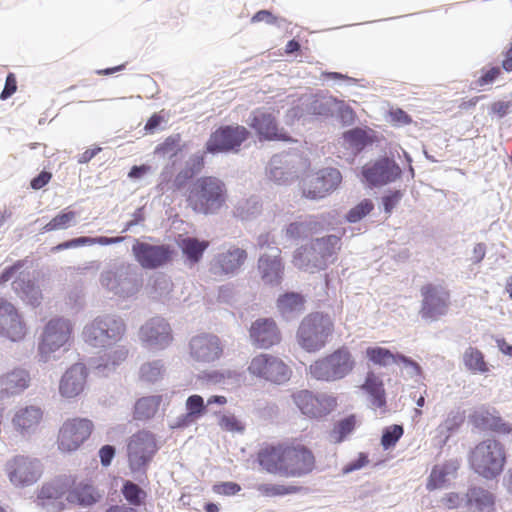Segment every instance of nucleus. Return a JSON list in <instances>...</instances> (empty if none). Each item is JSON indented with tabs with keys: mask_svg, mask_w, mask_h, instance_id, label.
Here are the masks:
<instances>
[{
	"mask_svg": "<svg viewBox=\"0 0 512 512\" xmlns=\"http://www.w3.org/2000/svg\"><path fill=\"white\" fill-rule=\"evenodd\" d=\"M123 240H124L123 237L100 236V237H96V238H91V237L82 236V237L71 239L70 244H71L72 248H76L79 246L93 245V244L110 245V244L119 243Z\"/></svg>",
	"mask_w": 512,
	"mask_h": 512,
	"instance_id": "obj_53",
	"label": "nucleus"
},
{
	"mask_svg": "<svg viewBox=\"0 0 512 512\" xmlns=\"http://www.w3.org/2000/svg\"><path fill=\"white\" fill-rule=\"evenodd\" d=\"M336 108L338 110L339 117L344 124H351L354 122L355 113L351 107L338 100Z\"/></svg>",
	"mask_w": 512,
	"mask_h": 512,
	"instance_id": "obj_63",
	"label": "nucleus"
},
{
	"mask_svg": "<svg viewBox=\"0 0 512 512\" xmlns=\"http://www.w3.org/2000/svg\"><path fill=\"white\" fill-rule=\"evenodd\" d=\"M402 198V193L398 190L391 192L390 194L382 198L384 210L390 214L394 207L399 203Z\"/></svg>",
	"mask_w": 512,
	"mask_h": 512,
	"instance_id": "obj_62",
	"label": "nucleus"
},
{
	"mask_svg": "<svg viewBox=\"0 0 512 512\" xmlns=\"http://www.w3.org/2000/svg\"><path fill=\"white\" fill-rule=\"evenodd\" d=\"M181 135L173 134L168 136L155 148V153L161 156H176L180 151Z\"/></svg>",
	"mask_w": 512,
	"mask_h": 512,
	"instance_id": "obj_49",
	"label": "nucleus"
},
{
	"mask_svg": "<svg viewBox=\"0 0 512 512\" xmlns=\"http://www.w3.org/2000/svg\"><path fill=\"white\" fill-rule=\"evenodd\" d=\"M4 471L13 486L24 488L40 480L43 474V465L35 457L15 455L6 461Z\"/></svg>",
	"mask_w": 512,
	"mask_h": 512,
	"instance_id": "obj_7",
	"label": "nucleus"
},
{
	"mask_svg": "<svg viewBox=\"0 0 512 512\" xmlns=\"http://www.w3.org/2000/svg\"><path fill=\"white\" fill-rule=\"evenodd\" d=\"M101 283L107 289L114 291L116 294L123 292L122 284L123 280L115 272L107 271L101 275Z\"/></svg>",
	"mask_w": 512,
	"mask_h": 512,
	"instance_id": "obj_56",
	"label": "nucleus"
},
{
	"mask_svg": "<svg viewBox=\"0 0 512 512\" xmlns=\"http://www.w3.org/2000/svg\"><path fill=\"white\" fill-rule=\"evenodd\" d=\"M72 326L62 318L51 319L45 326L39 343V353L46 359L50 354L63 347L71 338Z\"/></svg>",
	"mask_w": 512,
	"mask_h": 512,
	"instance_id": "obj_14",
	"label": "nucleus"
},
{
	"mask_svg": "<svg viewBox=\"0 0 512 512\" xmlns=\"http://www.w3.org/2000/svg\"><path fill=\"white\" fill-rule=\"evenodd\" d=\"M163 365L156 361L141 366L140 377L146 382H156L162 377Z\"/></svg>",
	"mask_w": 512,
	"mask_h": 512,
	"instance_id": "obj_54",
	"label": "nucleus"
},
{
	"mask_svg": "<svg viewBox=\"0 0 512 512\" xmlns=\"http://www.w3.org/2000/svg\"><path fill=\"white\" fill-rule=\"evenodd\" d=\"M107 351L104 354L103 364H100L98 367L103 366L104 368H114L124 362L129 354V351L125 345H119L118 343L111 346L106 347Z\"/></svg>",
	"mask_w": 512,
	"mask_h": 512,
	"instance_id": "obj_46",
	"label": "nucleus"
},
{
	"mask_svg": "<svg viewBox=\"0 0 512 512\" xmlns=\"http://www.w3.org/2000/svg\"><path fill=\"white\" fill-rule=\"evenodd\" d=\"M338 100L331 96H314L309 103L308 112L318 116L332 115Z\"/></svg>",
	"mask_w": 512,
	"mask_h": 512,
	"instance_id": "obj_42",
	"label": "nucleus"
},
{
	"mask_svg": "<svg viewBox=\"0 0 512 512\" xmlns=\"http://www.w3.org/2000/svg\"><path fill=\"white\" fill-rule=\"evenodd\" d=\"M463 363L472 373L484 374L489 371V365L485 361L484 354L477 348L469 347L463 354Z\"/></svg>",
	"mask_w": 512,
	"mask_h": 512,
	"instance_id": "obj_39",
	"label": "nucleus"
},
{
	"mask_svg": "<svg viewBox=\"0 0 512 512\" xmlns=\"http://www.w3.org/2000/svg\"><path fill=\"white\" fill-rule=\"evenodd\" d=\"M247 253L238 247H231L226 252L219 253L215 259L214 270L216 274H232L245 262Z\"/></svg>",
	"mask_w": 512,
	"mask_h": 512,
	"instance_id": "obj_29",
	"label": "nucleus"
},
{
	"mask_svg": "<svg viewBox=\"0 0 512 512\" xmlns=\"http://www.w3.org/2000/svg\"><path fill=\"white\" fill-rule=\"evenodd\" d=\"M365 354L369 361L378 366L385 367L390 364L403 363L406 366L414 368L417 372H420V366L417 362L402 354H394L387 348L379 346L368 347Z\"/></svg>",
	"mask_w": 512,
	"mask_h": 512,
	"instance_id": "obj_27",
	"label": "nucleus"
},
{
	"mask_svg": "<svg viewBox=\"0 0 512 512\" xmlns=\"http://www.w3.org/2000/svg\"><path fill=\"white\" fill-rule=\"evenodd\" d=\"M132 252L137 262L145 269H156L169 263L174 250L168 245H151L136 241Z\"/></svg>",
	"mask_w": 512,
	"mask_h": 512,
	"instance_id": "obj_16",
	"label": "nucleus"
},
{
	"mask_svg": "<svg viewBox=\"0 0 512 512\" xmlns=\"http://www.w3.org/2000/svg\"><path fill=\"white\" fill-rule=\"evenodd\" d=\"M304 302V297L301 294L290 292L278 298L277 306L282 313H287L302 310Z\"/></svg>",
	"mask_w": 512,
	"mask_h": 512,
	"instance_id": "obj_47",
	"label": "nucleus"
},
{
	"mask_svg": "<svg viewBox=\"0 0 512 512\" xmlns=\"http://www.w3.org/2000/svg\"><path fill=\"white\" fill-rule=\"evenodd\" d=\"M27 333L26 324L16 307L0 298V334L11 341H21Z\"/></svg>",
	"mask_w": 512,
	"mask_h": 512,
	"instance_id": "obj_17",
	"label": "nucleus"
},
{
	"mask_svg": "<svg viewBox=\"0 0 512 512\" xmlns=\"http://www.w3.org/2000/svg\"><path fill=\"white\" fill-rule=\"evenodd\" d=\"M294 403L309 418H321L331 413L337 406V399L330 395H314L308 390L293 394Z\"/></svg>",
	"mask_w": 512,
	"mask_h": 512,
	"instance_id": "obj_15",
	"label": "nucleus"
},
{
	"mask_svg": "<svg viewBox=\"0 0 512 512\" xmlns=\"http://www.w3.org/2000/svg\"><path fill=\"white\" fill-rule=\"evenodd\" d=\"M240 490V485L235 482H222L213 487V491L219 495H235Z\"/></svg>",
	"mask_w": 512,
	"mask_h": 512,
	"instance_id": "obj_61",
	"label": "nucleus"
},
{
	"mask_svg": "<svg viewBox=\"0 0 512 512\" xmlns=\"http://www.w3.org/2000/svg\"><path fill=\"white\" fill-rule=\"evenodd\" d=\"M257 491L265 497H279L298 493L301 487L294 485L263 483L257 486Z\"/></svg>",
	"mask_w": 512,
	"mask_h": 512,
	"instance_id": "obj_45",
	"label": "nucleus"
},
{
	"mask_svg": "<svg viewBox=\"0 0 512 512\" xmlns=\"http://www.w3.org/2000/svg\"><path fill=\"white\" fill-rule=\"evenodd\" d=\"M140 338L154 349H164L173 340L170 325L163 318H153L140 329Z\"/></svg>",
	"mask_w": 512,
	"mask_h": 512,
	"instance_id": "obj_21",
	"label": "nucleus"
},
{
	"mask_svg": "<svg viewBox=\"0 0 512 512\" xmlns=\"http://www.w3.org/2000/svg\"><path fill=\"white\" fill-rule=\"evenodd\" d=\"M94 429V424L87 418L67 419L61 426L57 444L62 452L77 450L86 440L89 439Z\"/></svg>",
	"mask_w": 512,
	"mask_h": 512,
	"instance_id": "obj_12",
	"label": "nucleus"
},
{
	"mask_svg": "<svg viewBox=\"0 0 512 512\" xmlns=\"http://www.w3.org/2000/svg\"><path fill=\"white\" fill-rule=\"evenodd\" d=\"M66 494V484L61 480L45 483L39 493V505L48 512H59L64 508L63 497Z\"/></svg>",
	"mask_w": 512,
	"mask_h": 512,
	"instance_id": "obj_25",
	"label": "nucleus"
},
{
	"mask_svg": "<svg viewBox=\"0 0 512 512\" xmlns=\"http://www.w3.org/2000/svg\"><path fill=\"white\" fill-rule=\"evenodd\" d=\"M30 383V376L23 369H15L0 377V400L11 395L19 394Z\"/></svg>",
	"mask_w": 512,
	"mask_h": 512,
	"instance_id": "obj_28",
	"label": "nucleus"
},
{
	"mask_svg": "<svg viewBox=\"0 0 512 512\" xmlns=\"http://www.w3.org/2000/svg\"><path fill=\"white\" fill-rule=\"evenodd\" d=\"M404 434V428L402 425L393 424L390 426H387L383 429L382 436H381V446L384 450H388L390 448L395 447L399 439Z\"/></svg>",
	"mask_w": 512,
	"mask_h": 512,
	"instance_id": "obj_48",
	"label": "nucleus"
},
{
	"mask_svg": "<svg viewBox=\"0 0 512 512\" xmlns=\"http://www.w3.org/2000/svg\"><path fill=\"white\" fill-rule=\"evenodd\" d=\"M86 380V367L80 363L74 364L62 376L59 392L65 398L77 397L83 392Z\"/></svg>",
	"mask_w": 512,
	"mask_h": 512,
	"instance_id": "obj_24",
	"label": "nucleus"
},
{
	"mask_svg": "<svg viewBox=\"0 0 512 512\" xmlns=\"http://www.w3.org/2000/svg\"><path fill=\"white\" fill-rule=\"evenodd\" d=\"M464 502V497L456 492L445 494L440 499V505L445 510H453L459 508Z\"/></svg>",
	"mask_w": 512,
	"mask_h": 512,
	"instance_id": "obj_59",
	"label": "nucleus"
},
{
	"mask_svg": "<svg viewBox=\"0 0 512 512\" xmlns=\"http://www.w3.org/2000/svg\"><path fill=\"white\" fill-rule=\"evenodd\" d=\"M314 249L321 257V263L315 266L318 269H324L326 267L327 260L334 256L340 249V238L335 235H329L327 237L317 239Z\"/></svg>",
	"mask_w": 512,
	"mask_h": 512,
	"instance_id": "obj_38",
	"label": "nucleus"
},
{
	"mask_svg": "<svg viewBox=\"0 0 512 512\" xmlns=\"http://www.w3.org/2000/svg\"><path fill=\"white\" fill-rule=\"evenodd\" d=\"M14 289L18 291L22 290L23 294L26 296L27 300L32 304L36 305L39 303V299L41 298V293L37 287H35L34 283L31 281L23 282L22 284H18Z\"/></svg>",
	"mask_w": 512,
	"mask_h": 512,
	"instance_id": "obj_58",
	"label": "nucleus"
},
{
	"mask_svg": "<svg viewBox=\"0 0 512 512\" xmlns=\"http://www.w3.org/2000/svg\"><path fill=\"white\" fill-rule=\"evenodd\" d=\"M249 131L241 125H226L216 129L206 143L209 153L237 150L247 140Z\"/></svg>",
	"mask_w": 512,
	"mask_h": 512,
	"instance_id": "obj_13",
	"label": "nucleus"
},
{
	"mask_svg": "<svg viewBox=\"0 0 512 512\" xmlns=\"http://www.w3.org/2000/svg\"><path fill=\"white\" fill-rule=\"evenodd\" d=\"M218 425L221 430L231 433H243L245 430V424L234 414H221Z\"/></svg>",
	"mask_w": 512,
	"mask_h": 512,
	"instance_id": "obj_52",
	"label": "nucleus"
},
{
	"mask_svg": "<svg viewBox=\"0 0 512 512\" xmlns=\"http://www.w3.org/2000/svg\"><path fill=\"white\" fill-rule=\"evenodd\" d=\"M126 332L124 321L114 315L96 317L83 330L84 341L93 347H111L119 343Z\"/></svg>",
	"mask_w": 512,
	"mask_h": 512,
	"instance_id": "obj_6",
	"label": "nucleus"
},
{
	"mask_svg": "<svg viewBox=\"0 0 512 512\" xmlns=\"http://www.w3.org/2000/svg\"><path fill=\"white\" fill-rule=\"evenodd\" d=\"M356 366V361L346 346H341L329 354L316 359L309 366V374L312 378L334 382L347 377Z\"/></svg>",
	"mask_w": 512,
	"mask_h": 512,
	"instance_id": "obj_5",
	"label": "nucleus"
},
{
	"mask_svg": "<svg viewBox=\"0 0 512 512\" xmlns=\"http://www.w3.org/2000/svg\"><path fill=\"white\" fill-rule=\"evenodd\" d=\"M190 355L197 362L209 363L219 359L223 353L220 339L213 334L194 336L189 344Z\"/></svg>",
	"mask_w": 512,
	"mask_h": 512,
	"instance_id": "obj_20",
	"label": "nucleus"
},
{
	"mask_svg": "<svg viewBox=\"0 0 512 512\" xmlns=\"http://www.w3.org/2000/svg\"><path fill=\"white\" fill-rule=\"evenodd\" d=\"M158 451L155 434L142 429L130 436L127 442L128 464L132 471H140L152 461Z\"/></svg>",
	"mask_w": 512,
	"mask_h": 512,
	"instance_id": "obj_8",
	"label": "nucleus"
},
{
	"mask_svg": "<svg viewBox=\"0 0 512 512\" xmlns=\"http://www.w3.org/2000/svg\"><path fill=\"white\" fill-rule=\"evenodd\" d=\"M249 334L252 343L263 349H268L281 341V332L272 318H259L254 321Z\"/></svg>",
	"mask_w": 512,
	"mask_h": 512,
	"instance_id": "obj_22",
	"label": "nucleus"
},
{
	"mask_svg": "<svg viewBox=\"0 0 512 512\" xmlns=\"http://www.w3.org/2000/svg\"><path fill=\"white\" fill-rule=\"evenodd\" d=\"M356 426V417L350 415L337 423L333 433L337 435L336 441L341 442L348 434H350Z\"/></svg>",
	"mask_w": 512,
	"mask_h": 512,
	"instance_id": "obj_55",
	"label": "nucleus"
},
{
	"mask_svg": "<svg viewBox=\"0 0 512 512\" xmlns=\"http://www.w3.org/2000/svg\"><path fill=\"white\" fill-rule=\"evenodd\" d=\"M77 213L75 211H68L67 209L61 211L54 216L44 227V232H51L56 230H65L71 227L76 220Z\"/></svg>",
	"mask_w": 512,
	"mask_h": 512,
	"instance_id": "obj_44",
	"label": "nucleus"
},
{
	"mask_svg": "<svg viewBox=\"0 0 512 512\" xmlns=\"http://www.w3.org/2000/svg\"><path fill=\"white\" fill-rule=\"evenodd\" d=\"M335 330L331 315L324 312H311L300 322L296 331L297 344L308 353H316L325 348Z\"/></svg>",
	"mask_w": 512,
	"mask_h": 512,
	"instance_id": "obj_3",
	"label": "nucleus"
},
{
	"mask_svg": "<svg viewBox=\"0 0 512 512\" xmlns=\"http://www.w3.org/2000/svg\"><path fill=\"white\" fill-rule=\"evenodd\" d=\"M460 467L458 460H448L441 464L435 465L427 479L426 489L434 491L443 488L450 477H454Z\"/></svg>",
	"mask_w": 512,
	"mask_h": 512,
	"instance_id": "obj_31",
	"label": "nucleus"
},
{
	"mask_svg": "<svg viewBox=\"0 0 512 512\" xmlns=\"http://www.w3.org/2000/svg\"><path fill=\"white\" fill-rule=\"evenodd\" d=\"M122 493L125 499L134 506H140L146 497V492L131 481L124 483Z\"/></svg>",
	"mask_w": 512,
	"mask_h": 512,
	"instance_id": "obj_50",
	"label": "nucleus"
},
{
	"mask_svg": "<svg viewBox=\"0 0 512 512\" xmlns=\"http://www.w3.org/2000/svg\"><path fill=\"white\" fill-rule=\"evenodd\" d=\"M464 422V416L459 412H450L444 421L436 429L441 442L445 444L450 438L451 433L456 431Z\"/></svg>",
	"mask_w": 512,
	"mask_h": 512,
	"instance_id": "obj_43",
	"label": "nucleus"
},
{
	"mask_svg": "<svg viewBox=\"0 0 512 512\" xmlns=\"http://www.w3.org/2000/svg\"><path fill=\"white\" fill-rule=\"evenodd\" d=\"M359 389L367 396L374 409H383L386 407V390L380 375L374 371H368Z\"/></svg>",
	"mask_w": 512,
	"mask_h": 512,
	"instance_id": "obj_26",
	"label": "nucleus"
},
{
	"mask_svg": "<svg viewBox=\"0 0 512 512\" xmlns=\"http://www.w3.org/2000/svg\"><path fill=\"white\" fill-rule=\"evenodd\" d=\"M227 199L224 181L215 176H201L190 184L185 201L194 213L213 215L226 205Z\"/></svg>",
	"mask_w": 512,
	"mask_h": 512,
	"instance_id": "obj_2",
	"label": "nucleus"
},
{
	"mask_svg": "<svg viewBox=\"0 0 512 512\" xmlns=\"http://www.w3.org/2000/svg\"><path fill=\"white\" fill-rule=\"evenodd\" d=\"M204 164V156L193 155L190 157L185 169L179 172L175 178L176 187L178 189L181 188L188 179L192 178L196 174H199L203 170Z\"/></svg>",
	"mask_w": 512,
	"mask_h": 512,
	"instance_id": "obj_41",
	"label": "nucleus"
},
{
	"mask_svg": "<svg viewBox=\"0 0 512 512\" xmlns=\"http://www.w3.org/2000/svg\"><path fill=\"white\" fill-rule=\"evenodd\" d=\"M249 126L255 130L260 140H290L287 133L278 127L276 117L264 109H256L252 112Z\"/></svg>",
	"mask_w": 512,
	"mask_h": 512,
	"instance_id": "obj_19",
	"label": "nucleus"
},
{
	"mask_svg": "<svg viewBox=\"0 0 512 512\" xmlns=\"http://www.w3.org/2000/svg\"><path fill=\"white\" fill-rule=\"evenodd\" d=\"M248 372L259 379L274 384L287 382L292 375L291 368L278 356L261 353L253 357Z\"/></svg>",
	"mask_w": 512,
	"mask_h": 512,
	"instance_id": "obj_10",
	"label": "nucleus"
},
{
	"mask_svg": "<svg viewBox=\"0 0 512 512\" xmlns=\"http://www.w3.org/2000/svg\"><path fill=\"white\" fill-rule=\"evenodd\" d=\"M101 498L98 490L88 481L74 483L67 491L66 500L81 506H91Z\"/></svg>",
	"mask_w": 512,
	"mask_h": 512,
	"instance_id": "obj_32",
	"label": "nucleus"
},
{
	"mask_svg": "<svg viewBox=\"0 0 512 512\" xmlns=\"http://www.w3.org/2000/svg\"><path fill=\"white\" fill-rule=\"evenodd\" d=\"M473 424L481 429L490 430L498 434H509L512 426L503 419L488 410L475 411L471 416Z\"/></svg>",
	"mask_w": 512,
	"mask_h": 512,
	"instance_id": "obj_33",
	"label": "nucleus"
},
{
	"mask_svg": "<svg viewBox=\"0 0 512 512\" xmlns=\"http://www.w3.org/2000/svg\"><path fill=\"white\" fill-rule=\"evenodd\" d=\"M421 306L419 314L423 319L436 321L446 315L451 304V292L440 284L425 283L420 288Z\"/></svg>",
	"mask_w": 512,
	"mask_h": 512,
	"instance_id": "obj_9",
	"label": "nucleus"
},
{
	"mask_svg": "<svg viewBox=\"0 0 512 512\" xmlns=\"http://www.w3.org/2000/svg\"><path fill=\"white\" fill-rule=\"evenodd\" d=\"M256 461L267 473L287 478L304 477L317 468L313 449L299 438L262 445Z\"/></svg>",
	"mask_w": 512,
	"mask_h": 512,
	"instance_id": "obj_1",
	"label": "nucleus"
},
{
	"mask_svg": "<svg viewBox=\"0 0 512 512\" xmlns=\"http://www.w3.org/2000/svg\"><path fill=\"white\" fill-rule=\"evenodd\" d=\"M341 180V173L335 168H325L308 174L300 182L302 197L309 200L325 198L339 186Z\"/></svg>",
	"mask_w": 512,
	"mask_h": 512,
	"instance_id": "obj_11",
	"label": "nucleus"
},
{
	"mask_svg": "<svg viewBox=\"0 0 512 512\" xmlns=\"http://www.w3.org/2000/svg\"><path fill=\"white\" fill-rule=\"evenodd\" d=\"M178 245L189 263L196 264L201 260L203 253L209 247L210 243L207 240L186 237L181 239Z\"/></svg>",
	"mask_w": 512,
	"mask_h": 512,
	"instance_id": "obj_37",
	"label": "nucleus"
},
{
	"mask_svg": "<svg viewBox=\"0 0 512 512\" xmlns=\"http://www.w3.org/2000/svg\"><path fill=\"white\" fill-rule=\"evenodd\" d=\"M312 233V223L293 222L286 229V234L291 239H298Z\"/></svg>",
	"mask_w": 512,
	"mask_h": 512,
	"instance_id": "obj_57",
	"label": "nucleus"
},
{
	"mask_svg": "<svg viewBox=\"0 0 512 512\" xmlns=\"http://www.w3.org/2000/svg\"><path fill=\"white\" fill-rule=\"evenodd\" d=\"M465 496V504L471 512H495V497L487 489L473 486Z\"/></svg>",
	"mask_w": 512,
	"mask_h": 512,
	"instance_id": "obj_30",
	"label": "nucleus"
},
{
	"mask_svg": "<svg viewBox=\"0 0 512 512\" xmlns=\"http://www.w3.org/2000/svg\"><path fill=\"white\" fill-rule=\"evenodd\" d=\"M17 90V80L13 73H9L6 77L5 87L0 95L1 99H7Z\"/></svg>",
	"mask_w": 512,
	"mask_h": 512,
	"instance_id": "obj_64",
	"label": "nucleus"
},
{
	"mask_svg": "<svg viewBox=\"0 0 512 512\" xmlns=\"http://www.w3.org/2000/svg\"><path fill=\"white\" fill-rule=\"evenodd\" d=\"M372 130L363 128H353L343 133L344 141L356 150H362L368 144L374 142V137L370 135Z\"/></svg>",
	"mask_w": 512,
	"mask_h": 512,
	"instance_id": "obj_40",
	"label": "nucleus"
},
{
	"mask_svg": "<svg viewBox=\"0 0 512 512\" xmlns=\"http://www.w3.org/2000/svg\"><path fill=\"white\" fill-rule=\"evenodd\" d=\"M390 122L396 126L408 125L412 122V118L402 109L395 108L389 111Z\"/></svg>",
	"mask_w": 512,
	"mask_h": 512,
	"instance_id": "obj_60",
	"label": "nucleus"
},
{
	"mask_svg": "<svg viewBox=\"0 0 512 512\" xmlns=\"http://www.w3.org/2000/svg\"><path fill=\"white\" fill-rule=\"evenodd\" d=\"M373 209V202L370 199H363L348 211L346 220L350 223H356L370 214Z\"/></svg>",
	"mask_w": 512,
	"mask_h": 512,
	"instance_id": "obj_51",
	"label": "nucleus"
},
{
	"mask_svg": "<svg viewBox=\"0 0 512 512\" xmlns=\"http://www.w3.org/2000/svg\"><path fill=\"white\" fill-rule=\"evenodd\" d=\"M43 413L40 408L29 406L19 409L13 417V424L20 432L34 430L41 422Z\"/></svg>",
	"mask_w": 512,
	"mask_h": 512,
	"instance_id": "obj_35",
	"label": "nucleus"
},
{
	"mask_svg": "<svg viewBox=\"0 0 512 512\" xmlns=\"http://www.w3.org/2000/svg\"><path fill=\"white\" fill-rule=\"evenodd\" d=\"M162 396L153 395L138 399L133 409V419L137 421H147L155 416L160 404Z\"/></svg>",
	"mask_w": 512,
	"mask_h": 512,
	"instance_id": "obj_36",
	"label": "nucleus"
},
{
	"mask_svg": "<svg viewBox=\"0 0 512 512\" xmlns=\"http://www.w3.org/2000/svg\"><path fill=\"white\" fill-rule=\"evenodd\" d=\"M258 270L265 284H280L284 273L281 250L278 247H273L269 253L262 254L258 260Z\"/></svg>",
	"mask_w": 512,
	"mask_h": 512,
	"instance_id": "obj_23",
	"label": "nucleus"
},
{
	"mask_svg": "<svg viewBox=\"0 0 512 512\" xmlns=\"http://www.w3.org/2000/svg\"><path fill=\"white\" fill-rule=\"evenodd\" d=\"M186 413L177 417L172 428H186L194 424L199 418L206 413V405L202 396L194 394L187 398Z\"/></svg>",
	"mask_w": 512,
	"mask_h": 512,
	"instance_id": "obj_34",
	"label": "nucleus"
},
{
	"mask_svg": "<svg viewBox=\"0 0 512 512\" xmlns=\"http://www.w3.org/2000/svg\"><path fill=\"white\" fill-rule=\"evenodd\" d=\"M507 462L506 449L496 439H485L476 444L468 454L469 467L484 479L497 478Z\"/></svg>",
	"mask_w": 512,
	"mask_h": 512,
	"instance_id": "obj_4",
	"label": "nucleus"
},
{
	"mask_svg": "<svg viewBox=\"0 0 512 512\" xmlns=\"http://www.w3.org/2000/svg\"><path fill=\"white\" fill-rule=\"evenodd\" d=\"M401 168L394 160L380 158L362 168V175L371 186H383L395 181L401 176Z\"/></svg>",
	"mask_w": 512,
	"mask_h": 512,
	"instance_id": "obj_18",
	"label": "nucleus"
}]
</instances>
